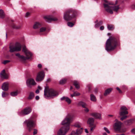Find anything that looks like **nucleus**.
Masks as SVG:
<instances>
[{
    "instance_id": "f257e3e1",
    "label": "nucleus",
    "mask_w": 135,
    "mask_h": 135,
    "mask_svg": "<svg viewBox=\"0 0 135 135\" xmlns=\"http://www.w3.org/2000/svg\"><path fill=\"white\" fill-rule=\"evenodd\" d=\"M118 40L113 36H110L106 42L105 49L108 52L114 50L119 45Z\"/></svg>"
},
{
    "instance_id": "f03ea898",
    "label": "nucleus",
    "mask_w": 135,
    "mask_h": 135,
    "mask_svg": "<svg viewBox=\"0 0 135 135\" xmlns=\"http://www.w3.org/2000/svg\"><path fill=\"white\" fill-rule=\"evenodd\" d=\"M105 3L103 4L105 10L110 14L113 13V10L117 12L119 8V5H115L113 6L112 3L108 1L107 0H104Z\"/></svg>"
},
{
    "instance_id": "7ed1b4c3",
    "label": "nucleus",
    "mask_w": 135,
    "mask_h": 135,
    "mask_svg": "<svg viewBox=\"0 0 135 135\" xmlns=\"http://www.w3.org/2000/svg\"><path fill=\"white\" fill-rule=\"evenodd\" d=\"M58 95L57 92L53 89H50L47 86L45 87L44 96L45 98H48L50 97L52 98L57 96Z\"/></svg>"
},
{
    "instance_id": "20e7f679",
    "label": "nucleus",
    "mask_w": 135,
    "mask_h": 135,
    "mask_svg": "<svg viewBox=\"0 0 135 135\" xmlns=\"http://www.w3.org/2000/svg\"><path fill=\"white\" fill-rule=\"evenodd\" d=\"M76 12V11L72 9H68L64 13V19L67 21L71 20L75 17L76 15L75 14Z\"/></svg>"
},
{
    "instance_id": "39448f33",
    "label": "nucleus",
    "mask_w": 135,
    "mask_h": 135,
    "mask_svg": "<svg viewBox=\"0 0 135 135\" xmlns=\"http://www.w3.org/2000/svg\"><path fill=\"white\" fill-rule=\"evenodd\" d=\"M22 51L24 52L26 57H25L23 55H21L19 53H17L16 55L22 61L26 60L27 59H30L32 56V54L26 48L25 46H23L22 48Z\"/></svg>"
},
{
    "instance_id": "423d86ee",
    "label": "nucleus",
    "mask_w": 135,
    "mask_h": 135,
    "mask_svg": "<svg viewBox=\"0 0 135 135\" xmlns=\"http://www.w3.org/2000/svg\"><path fill=\"white\" fill-rule=\"evenodd\" d=\"M72 117L73 115L71 114H68L62 122V124L65 126V127H68L69 128L70 124Z\"/></svg>"
},
{
    "instance_id": "0eeeda50",
    "label": "nucleus",
    "mask_w": 135,
    "mask_h": 135,
    "mask_svg": "<svg viewBox=\"0 0 135 135\" xmlns=\"http://www.w3.org/2000/svg\"><path fill=\"white\" fill-rule=\"evenodd\" d=\"M26 123L27 128L29 132L32 130V128L35 126V122L31 119L26 120L24 123Z\"/></svg>"
},
{
    "instance_id": "6e6552de",
    "label": "nucleus",
    "mask_w": 135,
    "mask_h": 135,
    "mask_svg": "<svg viewBox=\"0 0 135 135\" xmlns=\"http://www.w3.org/2000/svg\"><path fill=\"white\" fill-rule=\"evenodd\" d=\"M31 111L32 109L31 108L28 107L19 112L18 113L20 116H24L28 114L31 112Z\"/></svg>"
},
{
    "instance_id": "1a4fd4ad",
    "label": "nucleus",
    "mask_w": 135,
    "mask_h": 135,
    "mask_svg": "<svg viewBox=\"0 0 135 135\" xmlns=\"http://www.w3.org/2000/svg\"><path fill=\"white\" fill-rule=\"evenodd\" d=\"M22 47L21 45L19 43H17L15 46H10L9 47L10 51L11 52L20 51Z\"/></svg>"
},
{
    "instance_id": "9d476101",
    "label": "nucleus",
    "mask_w": 135,
    "mask_h": 135,
    "mask_svg": "<svg viewBox=\"0 0 135 135\" xmlns=\"http://www.w3.org/2000/svg\"><path fill=\"white\" fill-rule=\"evenodd\" d=\"M116 122L114 126V129L116 131L119 132L122 123L117 119L115 120Z\"/></svg>"
},
{
    "instance_id": "9b49d317",
    "label": "nucleus",
    "mask_w": 135,
    "mask_h": 135,
    "mask_svg": "<svg viewBox=\"0 0 135 135\" xmlns=\"http://www.w3.org/2000/svg\"><path fill=\"white\" fill-rule=\"evenodd\" d=\"M69 129L68 127H62L57 132L58 135H65Z\"/></svg>"
},
{
    "instance_id": "f8f14e48",
    "label": "nucleus",
    "mask_w": 135,
    "mask_h": 135,
    "mask_svg": "<svg viewBox=\"0 0 135 135\" xmlns=\"http://www.w3.org/2000/svg\"><path fill=\"white\" fill-rule=\"evenodd\" d=\"M128 109L125 106H122L120 108L119 114L121 116H124L128 113Z\"/></svg>"
},
{
    "instance_id": "ddd939ff",
    "label": "nucleus",
    "mask_w": 135,
    "mask_h": 135,
    "mask_svg": "<svg viewBox=\"0 0 135 135\" xmlns=\"http://www.w3.org/2000/svg\"><path fill=\"white\" fill-rule=\"evenodd\" d=\"M26 84L27 86L31 88L32 86L35 85L36 83L34 80L32 78H30L27 79L26 81Z\"/></svg>"
},
{
    "instance_id": "4468645a",
    "label": "nucleus",
    "mask_w": 135,
    "mask_h": 135,
    "mask_svg": "<svg viewBox=\"0 0 135 135\" xmlns=\"http://www.w3.org/2000/svg\"><path fill=\"white\" fill-rule=\"evenodd\" d=\"M44 20L46 22H50L52 21H56L57 20L56 18L52 17L51 15H47L44 17Z\"/></svg>"
},
{
    "instance_id": "2eb2a0df",
    "label": "nucleus",
    "mask_w": 135,
    "mask_h": 135,
    "mask_svg": "<svg viewBox=\"0 0 135 135\" xmlns=\"http://www.w3.org/2000/svg\"><path fill=\"white\" fill-rule=\"evenodd\" d=\"M45 74L44 72H40L38 74L36 79V81H41L42 80L44 77Z\"/></svg>"
},
{
    "instance_id": "dca6fc26",
    "label": "nucleus",
    "mask_w": 135,
    "mask_h": 135,
    "mask_svg": "<svg viewBox=\"0 0 135 135\" xmlns=\"http://www.w3.org/2000/svg\"><path fill=\"white\" fill-rule=\"evenodd\" d=\"M0 77L3 79H7L8 78V76L6 72L4 69L0 73Z\"/></svg>"
},
{
    "instance_id": "f3484780",
    "label": "nucleus",
    "mask_w": 135,
    "mask_h": 135,
    "mask_svg": "<svg viewBox=\"0 0 135 135\" xmlns=\"http://www.w3.org/2000/svg\"><path fill=\"white\" fill-rule=\"evenodd\" d=\"M82 128H78L76 130V132L73 131L71 133V135H79L81 134L82 132Z\"/></svg>"
},
{
    "instance_id": "a211bd4d",
    "label": "nucleus",
    "mask_w": 135,
    "mask_h": 135,
    "mask_svg": "<svg viewBox=\"0 0 135 135\" xmlns=\"http://www.w3.org/2000/svg\"><path fill=\"white\" fill-rule=\"evenodd\" d=\"M2 89L4 91H7L8 89V83L7 82L4 83L2 86Z\"/></svg>"
},
{
    "instance_id": "6ab92c4d",
    "label": "nucleus",
    "mask_w": 135,
    "mask_h": 135,
    "mask_svg": "<svg viewBox=\"0 0 135 135\" xmlns=\"http://www.w3.org/2000/svg\"><path fill=\"white\" fill-rule=\"evenodd\" d=\"M90 115L97 119H100L101 118V114L99 113H93L91 114Z\"/></svg>"
},
{
    "instance_id": "aec40b11",
    "label": "nucleus",
    "mask_w": 135,
    "mask_h": 135,
    "mask_svg": "<svg viewBox=\"0 0 135 135\" xmlns=\"http://www.w3.org/2000/svg\"><path fill=\"white\" fill-rule=\"evenodd\" d=\"M78 105L79 106H81L83 108H85V106H87L86 103L82 101L79 102L78 103Z\"/></svg>"
},
{
    "instance_id": "412c9836",
    "label": "nucleus",
    "mask_w": 135,
    "mask_h": 135,
    "mask_svg": "<svg viewBox=\"0 0 135 135\" xmlns=\"http://www.w3.org/2000/svg\"><path fill=\"white\" fill-rule=\"evenodd\" d=\"M41 26V24L39 22H36L35 23L33 26L34 29H36L40 28Z\"/></svg>"
},
{
    "instance_id": "4be33fe9",
    "label": "nucleus",
    "mask_w": 135,
    "mask_h": 135,
    "mask_svg": "<svg viewBox=\"0 0 135 135\" xmlns=\"http://www.w3.org/2000/svg\"><path fill=\"white\" fill-rule=\"evenodd\" d=\"M112 90V88H109L106 89L104 93V95L105 96H107L109 94Z\"/></svg>"
},
{
    "instance_id": "5701e85b",
    "label": "nucleus",
    "mask_w": 135,
    "mask_h": 135,
    "mask_svg": "<svg viewBox=\"0 0 135 135\" xmlns=\"http://www.w3.org/2000/svg\"><path fill=\"white\" fill-rule=\"evenodd\" d=\"M11 26L13 29H18L21 28V25H16L15 24H13L11 25Z\"/></svg>"
},
{
    "instance_id": "b1692460",
    "label": "nucleus",
    "mask_w": 135,
    "mask_h": 135,
    "mask_svg": "<svg viewBox=\"0 0 135 135\" xmlns=\"http://www.w3.org/2000/svg\"><path fill=\"white\" fill-rule=\"evenodd\" d=\"M94 119L93 118H90L89 119L88 121V123L90 125V126L93 125L94 122Z\"/></svg>"
},
{
    "instance_id": "393cba45",
    "label": "nucleus",
    "mask_w": 135,
    "mask_h": 135,
    "mask_svg": "<svg viewBox=\"0 0 135 135\" xmlns=\"http://www.w3.org/2000/svg\"><path fill=\"white\" fill-rule=\"evenodd\" d=\"M133 123V120L131 119L127 120L124 122V124L127 126L130 125Z\"/></svg>"
},
{
    "instance_id": "a878e982",
    "label": "nucleus",
    "mask_w": 135,
    "mask_h": 135,
    "mask_svg": "<svg viewBox=\"0 0 135 135\" xmlns=\"http://www.w3.org/2000/svg\"><path fill=\"white\" fill-rule=\"evenodd\" d=\"M6 16V15L3 10L0 9V18H3Z\"/></svg>"
},
{
    "instance_id": "bb28decb",
    "label": "nucleus",
    "mask_w": 135,
    "mask_h": 135,
    "mask_svg": "<svg viewBox=\"0 0 135 135\" xmlns=\"http://www.w3.org/2000/svg\"><path fill=\"white\" fill-rule=\"evenodd\" d=\"M20 91L18 90L16 91H13L10 93V95L13 97L17 96L18 94L20 93Z\"/></svg>"
},
{
    "instance_id": "cd10ccee",
    "label": "nucleus",
    "mask_w": 135,
    "mask_h": 135,
    "mask_svg": "<svg viewBox=\"0 0 135 135\" xmlns=\"http://www.w3.org/2000/svg\"><path fill=\"white\" fill-rule=\"evenodd\" d=\"M90 100L94 102H95L97 100L96 97L93 94H91L90 95Z\"/></svg>"
},
{
    "instance_id": "c85d7f7f",
    "label": "nucleus",
    "mask_w": 135,
    "mask_h": 135,
    "mask_svg": "<svg viewBox=\"0 0 135 135\" xmlns=\"http://www.w3.org/2000/svg\"><path fill=\"white\" fill-rule=\"evenodd\" d=\"M34 95L33 93L31 92L30 93L29 96L28 97V99L29 100H31L34 97Z\"/></svg>"
},
{
    "instance_id": "c756f323",
    "label": "nucleus",
    "mask_w": 135,
    "mask_h": 135,
    "mask_svg": "<svg viewBox=\"0 0 135 135\" xmlns=\"http://www.w3.org/2000/svg\"><path fill=\"white\" fill-rule=\"evenodd\" d=\"M74 84L75 88L77 89H79L80 88L79 83L76 81H75L74 82Z\"/></svg>"
},
{
    "instance_id": "7c9ffc66",
    "label": "nucleus",
    "mask_w": 135,
    "mask_h": 135,
    "mask_svg": "<svg viewBox=\"0 0 135 135\" xmlns=\"http://www.w3.org/2000/svg\"><path fill=\"white\" fill-rule=\"evenodd\" d=\"M107 27L109 30H112L114 28L113 26L112 25H108Z\"/></svg>"
},
{
    "instance_id": "2f4dec72",
    "label": "nucleus",
    "mask_w": 135,
    "mask_h": 135,
    "mask_svg": "<svg viewBox=\"0 0 135 135\" xmlns=\"http://www.w3.org/2000/svg\"><path fill=\"white\" fill-rule=\"evenodd\" d=\"M8 95V93L5 92H3L2 93V96L3 98H5L7 97Z\"/></svg>"
},
{
    "instance_id": "473e14b6",
    "label": "nucleus",
    "mask_w": 135,
    "mask_h": 135,
    "mask_svg": "<svg viewBox=\"0 0 135 135\" xmlns=\"http://www.w3.org/2000/svg\"><path fill=\"white\" fill-rule=\"evenodd\" d=\"M65 101L67 102L68 104H70L71 103V100L68 97H66L65 100Z\"/></svg>"
},
{
    "instance_id": "72a5a7b5",
    "label": "nucleus",
    "mask_w": 135,
    "mask_h": 135,
    "mask_svg": "<svg viewBox=\"0 0 135 135\" xmlns=\"http://www.w3.org/2000/svg\"><path fill=\"white\" fill-rule=\"evenodd\" d=\"M66 81V80L65 79H62L59 81L60 84H63L65 83Z\"/></svg>"
},
{
    "instance_id": "f704fd0d",
    "label": "nucleus",
    "mask_w": 135,
    "mask_h": 135,
    "mask_svg": "<svg viewBox=\"0 0 135 135\" xmlns=\"http://www.w3.org/2000/svg\"><path fill=\"white\" fill-rule=\"evenodd\" d=\"M74 126L76 127H80L81 126V124L79 123H76L74 125Z\"/></svg>"
},
{
    "instance_id": "c9c22d12",
    "label": "nucleus",
    "mask_w": 135,
    "mask_h": 135,
    "mask_svg": "<svg viewBox=\"0 0 135 135\" xmlns=\"http://www.w3.org/2000/svg\"><path fill=\"white\" fill-rule=\"evenodd\" d=\"M67 25L69 26L72 27L74 25V24L71 22H68L67 23Z\"/></svg>"
},
{
    "instance_id": "e433bc0d",
    "label": "nucleus",
    "mask_w": 135,
    "mask_h": 135,
    "mask_svg": "<svg viewBox=\"0 0 135 135\" xmlns=\"http://www.w3.org/2000/svg\"><path fill=\"white\" fill-rule=\"evenodd\" d=\"M46 30V28L45 27H42L40 29V32H43L45 31Z\"/></svg>"
},
{
    "instance_id": "4c0bfd02",
    "label": "nucleus",
    "mask_w": 135,
    "mask_h": 135,
    "mask_svg": "<svg viewBox=\"0 0 135 135\" xmlns=\"http://www.w3.org/2000/svg\"><path fill=\"white\" fill-rule=\"evenodd\" d=\"M100 23H102V22H100V23H98L95 24V28H98L100 25Z\"/></svg>"
},
{
    "instance_id": "58836bf2",
    "label": "nucleus",
    "mask_w": 135,
    "mask_h": 135,
    "mask_svg": "<svg viewBox=\"0 0 135 135\" xmlns=\"http://www.w3.org/2000/svg\"><path fill=\"white\" fill-rule=\"evenodd\" d=\"M87 106H85V108H85L84 110V111L86 113H88L89 111V109L86 107Z\"/></svg>"
},
{
    "instance_id": "ea45409f",
    "label": "nucleus",
    "mask_w": 135,
    "mask_h": 135,
    "mask_svg": "<svg viewBox=\"0 0 135 135\" xmlns=\"http://www.w3.org/2000/svg\"><path fill=\"white\" fill-rule=\"evenodd\" d=\"M74 93V94H75V96H79L80 94V93L77 92H75Z\"/></svg>"
},
{
    "instance_id": "a19ab883",
    "label": "nucleus",
    "mask_w": 135,
    "mask_h": 135,
    "mask_svg": "<svg viewBox=\"0 0 135 135\" xmlns=\"http://www.w3.org/2000/svg\"><path fill=\"white\" fill-rule=\"evenodd\" d=\"M127 116H126V115L124 116H123L122 117L120 118V120H123L124 119H126L127 118Z\"/></svg>"
},
{
    "instance_id": "79ce46f5",
    "label": "nucleus",
    "mask_w": 135,
    "mask_h": 135,
    "mask_svg": "<svg viewBox=\"0 0 135 135\" xmlns=\"http://www.w3.org/2000/svg\"><path fill=\"white\" fill-rule=\"evenodd\" d=\"M104 130L106 131L107 133H110V132L108 130V129L106 127H104Z\"/></svg>"
},
{
    "instance_id": "37998d69",
    "label": "nucleus",
    "mask_w": 135,
    "mask_h": 135,
    "mask_svg": "<svg viewBox=\"0 0 135 135\" xmlns=\"http://www.w3.org/2000/svg\"><path fill=\"white\" fill-rule=\"evenodd\" d=\"M66 97H65L64 96L63 97L60 98V100L61 101L64 100H65Z\"/></svg>"
},
{
    "instance_id": "c03bdc74",
    "label": "nucleus",
    "mask_w": 135,
    "mask_h": 135,
    "mask_svg": "<svg viewBox=\"0 0 135 135\" xmlns=\"http://www.w3.org/2000/svg\"><path fill=\"white\" fill-rule=\"evenodd\" d=\"M8 63V60H5L2 62V63L4 64H6Z\"/></svg>"
},
{
    "instance_id": "a18cd8bd",
    "label": "nucleus",
    "mask_w": 135,
    "mask_h": 135,
    "mask_svg": "<svg viewBox=\"0 0 135 135\" xmlns=\"http://www.w3.org/2000/svg\"><path fill=\"white\" fill-rule=\"evenodd\" d=\"M37 132V129H34V131L33 132V134H36Z\"/></svg>"
},
{
    "instance_id": "49530a36",
    "label": "nucleus",
    "mask_w": 135,
    "mask_h": 135,
    "mask_svg": "<svg viewBox=\"0 0 135 135\" xmlns=\"http://www.w3.org/2000/svg\"><path fill=\"white\" fill-rule=\"evenodd\" d=\"M131 132L135 134V128L132 129Z\"/></svg>"
},
{
    "instance_id": "de8ad7c7",
    "label": "nucleus",
    "mask_w": 135,
    "mask_h": 135,
    "mask_svg": "<svg viewBox=\"0 0 135 135\" xmlns=\"http://www.w3.org/2000/svg\"><path fill=\"white\" fill-rule=\"evenodd\" d=\"M119 91V92L120 93H122V91L118 87H117L116 88Z\"/></svg>"
},
{
    "instance_id": "09e8293b",
    "label": "nucleus",
    "mask_w": 135,
    "mask_h": 135,
    "mask_svg": "<svg viewBox=\"0 0 135 135\" xmlns=\"http://www.w3.org/2000/svg\"><path fill=\"white\" fill-rule=\"evenodd\" d=\"M104 27L103 26H102L100 27V30L102 31L104 30Z\"/></svg>"
},
{
    "instance_id": "8fccbe9b",
    "label": "nucleus",
    "mask_w": 135,
    "mask_h": 135,
    "mask_svg": "<svg viewBox=\"0 0 135 135\" xmlns=\"http://www.w3.org/2000/svg\"><path fill=\"white\" fill-rule=\"evenodd\" d=\"M35 92L37 94L39 93V89H37V90H36L35 91Z\"/></svg>"
},
{
    "instance_id": "3c124183",
    "label": "nucleus",
    "mask_w": 135,
    "mask_h": 135,
    "mask_svg": "<svg viewBox=\"0 0 135 135\" xmlns=\"http://www.w3.org/2000/svg\"><path fill=\"white\" fill-rule=\"evenodd\" d=\"M30 14V13H28V12L26 14V16L27 17H28L29 15Z\"/></svg>"
},
{
    "instance_id": "603ef678",
    "label": "nucleus",
    "mask_w": 135,
    "mask_h": 135,
    "mask_svg": "<svg viewBox=\"0 0 135 135\" xmlns=\"http://www.w3.org/2000/svg\"><path fill=\"white\" fill-rule=\"evenodd\" d=\"M39 97L38 96H36L35 97V99L36 100H38L39 99Z\"/></svg>"
},
{
    "instance_id": "864d4df0",
    "label": "nucleus",
    "mask_w": 135,
    "mask_h": 135,
    "mask_svg": "<svg viewBox=\"0 0 135 135\" xmlns=\"http://www.w3.org/2000/svg\"><path fill=\"white\" fill-rule=\"evenodd\" d=\"M131 7L133 9H135V5H133Z\"/></svg>"
},
{
    "instance_id": "5fc2aeb1",
    "label": "nucleus",
    "mask_w": 135,
    "mask_h": 135,
    "mask_svg": "<svg viewBox=\"0 0 135 135\" xmlns=\"http://www.w3.org/2000/svg\"><path fill=\"white\" fill-rule=\"evenodd\" d=\"M42 66V65L41 64H39L38 65V67L39 68H41Z\"/></svg>"
},
{
    "instance_id": "6e6d98bb",
    "label": "nucleus",
    "mask_w": 135,
    "mask_h": 135,
    "mask_svg": "<svg viewBox=\"0 0 135 135\" xmlns=\"http://www.w3.org/2000/svg\"><path fill=\"white\" fill-rule=\"evenodd\" d=\"M71 96L72 97H73L74 96H75V94H74H74H71Z\"/></svg>"
},
{
    "instance_id": "4d7b16f0",
    "label": "nucleus",
    "mask_w": 135,
    "mask_h": 135,
    "mask_svg": "<svg viewBox=\"0 0 135 135\" xmlns=\"http://www.w3.org/2000/svg\"><path fill=\"white\" fill-rule=\"evenodd\" d=\"M37 88H38V89H39H39H40V90L41 89V87L40 86H38V87H37Z\"/></svg>"
},
{
    "instance_id": "13d9d810",
    "label": "nucleus",
    "mask_w": 135,
    "mask_h": 135,
    "mask_svg": "<svg viewBox=\"0 0 135 135\" xmlns=\"http://www.w3.org/2000/svg\"><path fill=\"white\" fill-rule=\"evenodd\" d=\"M85 131L86 133H88V129H85Z\"/></svg>"
},
{
    "instance_id": "bf43d9fd",
    "label": "nucleus",
    "mask_w": 135,
    "mask_h": 135,
    "mask_svg": "<svg viewBox=\"0 0 135 135\" xmlns=\"http://www.w3.org/2000/svg\"><path fill=\"white\" fill-rule=\"evenodd\" d=\"M94 128V127H91L90 129V130L91 131H92V130Z\"/></svg>"
},
{
    "instance_id": "052dcab7",
    "label": "nucleus",
    "mask_w": 135,
    "mask_h": 135,
    "mask_svg": "<svg viewBox=\"0 0 135 135\" xmlns=\"http://www.w3.org/2000/svg\"><path fill=\"white\" fill-rule=\"evenodd\" d=\"M116 135H125V134H116Z\"/></svg>"
},
{
    "instance_id": "680f3d73",
    "label": "nucleus",
    "mask_w": 135,
    "mask_h": 135,
    "mask_svg": "<svg viewBox=\"0 0 135 135\" xmlns=\"http://www.w3.org/2000/svg\"><path fill=\"white\" fill-rule=\"evenodd\" d=\"M96 93H97V89H96L95 90V91H94Z\"/></svg>"
},
{
    "instance_id": "e2e57ef3",
    "label": "nucleus",
    "mask_w": 135,
    "mask_h": 135,
    "mask_svg": "<svg viewBox=\"0 0 135 135\" xmlns=\"http://www.w3.org/2000/svg\"><path fill=\"white\" fill-rule=\"evenodd\" d=\"M6 38H7V33H6Z\"/></svg>"
},
{
    "instance_id": "0e129e2a",
    "label": "nucleus",
    "mask_w": 135,
    "mask_h": 135,
    "mask_svg": "<svg viewBox=\"0 0 135 135\" xmlns=\"http://www.w3.org/2000/svg\"><path fill=\"white\" fill-rule=\"evenodd\" d=\"M73 87L72 86H71L70 87V89L71 90L73 89Z\"/></svg>"
},
{
    "instance_id": "69168bd1",
    "label": "nucleus",
    "mask_w": 135,
    "mask_h": 135,
    "mask_svg": "<svg viewBox=\"0 0 135 135\" xmlns=\"http://www.w3.org/2000/svg\"><path fill=\"white\" fill-rule=\"evenodd\" d=\"M117 1H115V4H117Z\"/></svg>"
},
{
    "instance_id": "338daca9",
    "label": "nucleus",
    "mask_w": 135,
    "mask_h": 135,
    "mask_svg": "<svg viewBox=\"0 0 135 135\" xmlns=\"http://www.w3.org/2000/svg\"><path fill=\"white\" fill-rule=\"evenodd\" d=\"M109 116L110 117H112L113 116V115H109Z\"/></svg>"
},
{
    "instance_id": "774afa93",
    "label": "nucleus",
    "mask_w": 135,
    "mask_h": 135,
    "mask_svg": "<svg viewBox=\"0 0 135 135\" xmlns=\"http://www.w3.org/2000/svg\"><path fill=\"white\" fill-rule=\"evenodd\" d=\"M103 134L104 135H107V134L106 133H104Z\"/></svg>"
}]
</instances>
